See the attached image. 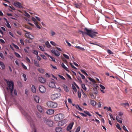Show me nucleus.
<instances>
[{
    "label": "nucleus",
    "mask_w": 132,
    "mask_h": 132,
    "mask_svg": "<svg viewBox=\"0 0 132 132\" xmlns=\"http://www.w3.org/2000/svg\"><path fill=\"white\" fill-rule=\"evenodd\" d=\"M63 125V123L62 121H60L58 123V125L59 126H61Z\"/></svg>",
    "instance_id": "c756f323"
},
{
    "label": "nucleus",
    "mask_w": 132,
    "mask_h": 132,
    "mask_svg": "<svg viewBox=\"0 0 132 132\" xmlns=\"http://www.w3.org/2000/svg\"><path fill=\"white\" fill-rule=\"evenodd\" d=\"M20 42L21 44L22 45H24V44L23 40L21 39L20 40Z\"/></svg>",
    "instance_id": "09e8293b"
},
{
    "label": "nucleus",
    "mask_w": 132,
    "mask_h": 132,
    "mask_svg": "<svg viewBox=\"0 0 132 132\" xmlns=\"http://www.w3.org/2000/svg\"><path fill=\"white\" fill-rule=\"evenodd\" d=\"M105 108H107V110L109 111H110L111 112H112V110L111 108L110 107H109V108H107L106 107H104V109H105Z\"/></svg>",
    "instance_id": "ea45409f"
},
{
    "label": "nucleus",
    "mask_w": 132,
    "mask_h": 132,
    "mask_svg": "<svg viewBox=\"0 0 132 132\" xmlns=\"http://www.w3.org/2000/svg\"><path fill=\"white\" fill-rule=\"evenodd\" d=\"M70 65L71 66V67L75 69H77V68L75 67L71 63H70Z\"/></svg>",
    "instance_id": "864d4df0"
},
{
    "label": "nucleus",
    "mask_w": 132,
    "mask_h": 132,
    "mask_svg": "<svg viewBox=\"0 0 132 132\" xmlns=\"http://www.w3.org/2000/svg\"><path fill=\"white\" fill-rule=\"evenodd\" d=\"M78 113L83 117H86L87 116L86 114H85L81 112H78Z\"/></svg>",
    "instance_id": "49530a36"
},
{
    "label": "nucleus",
    "mask_w": 132,
    "mask_h": 132,
    "mask_svg": "<svg viewBox=\"0 0 132 132\" xmlns=\"http://www.w3.org/2000/svg\"><path fill=\"white\" fill-rule=\"evenodd\" d=\"M49 86L50 87L54 88H56L55 82L53 81H50L49 82Z\"/></svg>",
    "instance_id": "9d476101"
},
{
    "label": "nucleus",
    "mask_w": 132,
    "mask_h": 132,
    "mask_svg": "<svg viewBox=\"0 0 132 132\" xmlns=\"http://www.w3.org/2000/svg\"><path fill=\"white\" fill-rule=\"evenodd\" d=\"M39 89L40 92L42 93H45L46 91L45 87L42 85H40L39 86Z\"/></svg>",
    "instance_id": "0eeeda50"
},
{
    "label": "nucleus",
    "mask_w": 132,
    "mask_h": 132,
    "mask_svg": "<svg viewBox=\"0 0 132 132\" xmlns=\"http://www.w3.org/2000/svg\"><path fill=\"white\" fill-rule=\"evenodd\" d=\"M76 47L78 48V49L81 50H84V48L81 47L79 46H76Z\"/></svg>",
    "instance_id": "338daca9"
},
{
    "label": "nucleus",
    "mask_w": 132,
    "mask_h": 132,
    "mask_svg": "<svg viewBox=\"0 0 132 132\" xmlns=\"http://www.w3.org/2000/svg\"><path fill=\"white\" fill-rule=\"evenodd\" d=\"M109 116H110V117L112 118L113 120H115V118H114L112 114L109 113Z\"/></svg>",
    "instance_id": "e2e57ef3"
},
{
    "label": "nucleus",
    "mask_w": 132,
    "mask_h": 132,
    "mask_svg": "<svg viewBox=\"0 0 132 132\" xmlns=\"http://www.w3.org/2000/svg\"><path fill=\"white\" fill-rule=\"evenodd\" d=\"M107 52L109 54H113V53L110 50H107Z\"/></svg>",
    "instance_id": "5fc2aeb1"
},
{
    "label": "nucleus",
    "mask_w": 132,
    "mask_h": 132,
    "mask_svg": "<svg viewBox=\"0 0 132 132\" xmlns=\"http://www.w3.org/2000/svg\"><path fill=\"white\" fill-rule=\"evenodd\" d=\"M28 38L31 40H33L34 39V37L33 36L30 34Z\"/></svg>",
    "instance_id": "e433bc0d"
},
{
    "label": "nucleus",
    "mask_w": 132,
    "mask_h": 132,
    "mask_svg": "<svg viewBox=\"0 0 132 132\" xmlns=\"http://www.w3.org/2000/svg\"><path fill=\"white\" fill-rule=\"evenodd\" d=\"M39 47L41 51H44V48L43 46H39Z\"/></svg>",
    "instance_id": "8fccbe9b"
},
{
    "label": "nucleus",
    "mask_w": 132,
    "mask_h": 132,
    "mask_svg": "<svg viewBox=\"0 0 132 132\" xmlns=\"http://www.w3.org/2000/svg\"><path fill=\"white\" fill-rule=\"evenodd\" d=\"M84 30L85 31H86V32H84L81 30H79V31L80 32L82 35L86 34L92 38H94L96 37L97 36V34H98L97 32L94 31L92 29H88L86 28H85Z\"/></svg>",
    "instance_id": "f03ea898"
},
{
    "label": "nucleus",
    "mask_w": 132,
    "mask_h": 132,
    "mask_svg": "<svg viewBox=\"0 0 132 132\" xmlns=\"http://www.w3.org/2000/svg\"><path fill=\"white\" fill-rule=\"evenodd\" d=\"M76 107L77 109L79 110L80 111H82V109L78 105H76Z\"/></svg>",
    "instance_id": "393cba45"
},
{
    "label": "nucleus",
    "mask_w": 132,
    "mask_h": 132,
    "mask_svg": "<svg viewBox=\"0 0 132 132\" xmlns=\"http://www.w3.org/2000/svg\"><path fill=\"white\" fill-rule=\"evenodd\" d=\"M46 123L49 126L51 127L52 126L53 122L52 121L49 120L48 119L46 120Z\"/></svg>",
    "instance_id": "f8f14e48"
},
{
    "label": "nucleus",
    "mask_w": 132,
    "mask_h": 132,
    "mask_svg": "<svg viewBox=\"0 0 132 132\" xmlns=\"http://www.w3.org/2000/svg\"><path fill=\"white\" fill-rule=\"evenodd\" d=\"M77 79L78 80V82L80 83V84L82 83V81H81V78L80 77H78L77 78Z\"/></svg>",
    "instance_id": "79ce46f5"
},
{
    "label": "nucleus",
    "mask_w": 132,
    "mask_h": 132,
    "mask_svg": "<svg viewBox=\"0 0 132 132\" xmlns=\"http://www.w3.org/2000/svg\"><path fill=\"white\" fill-rule=\"evenodd\" d=\"M45 45L48 48L50 47L51 46L50 45L49 42L48 41L46 42L45 43Z\"/></svg>",
    "instance_id": "b1692460"
},
{
    "label": "nucleus",
    "mask_w": 132,
    "mask_h": 132,
    "mask_svg": "<svg viewBox=\"0 0 132 132\" xmlns=\"http://www.w3.org/2000/svg\"><path fill=\"white\" fill-rule=\"evenodd\" d=\"M79 73L80 75L81 76V78H82V79H85V76L84 75H83L81 74L80 72Z\"/></svg>",
    "instance_id": "6e6d98bb"
},
{
    "label": "nucleus",
    "mask_w": 132,
    "mask_h": 132,
    "mask_svg": "<svg viewBox=\"0 0 132 132\" xmlns=\"http://www.w3.org/2000/svg\"><path fill=\"white\" fill-rule=\"evenodd\" d=\"M26 60L27 62L29 63H30V60L28 57H26Z\"/></svg>",
    "instance_id": "13d9d810"
},
{
    "label": "nucleus",
    "mask_w": 132,
    "mask_h": 132,
    "mask_svg": "<svg viewBox=\"0 0 132 132\" xmlns=\"http://www.w3.org/2000/svg\"><path fill=\"white\" fill-rule=\"evenodd\" d=\"M23 78H24V81H26L27 80V78H26V75L25 74L23 73Z\"/></svg>",
    "instance_id": "3c124183"
},
{
    "label": "nucleus",
    "mask_w": 132,
    "mask_h": 132,
    "mask_svg": "<svg viewBox=\"0 0 132 132\" xmlns=\"http://www.w3.org/2000/svg\"><path fill=\"white\" fill-rule=\"evenodd\" d=\"M74 124V123L73 122H71L67 127V130L69 131L71 130L72 127Z\"/></svg>",
    "instance_id": "9b49d317"
},
{
    "label": "nucleus",
    "mask_w": 132,
    "mask_h": 132,
    "mask_svg": "<svg viewBox=\"0 0 132 132\" xmlns=\"http://www.w3.org/2000/svg\"><path fill=\"white\" fill-rule=\"evenodd\" d=\"M51 35L52 36L55 35V33L52 31H51Z\"/></svg>",
    "instance_id": "4d7b16f0"
},
{
    "label": "nucleus",
    "mask_w": 132,
    "mask_h": 132,
    "mask_svg": "<svg viewBox=\"0 0 132 132\" xmlns=\"http://www.w3.org/2000/svg\"><path fill=\"white\" fill-rule=\"evenodd\" d=\"M14 53L15 54V55L16 56V57L18 58H20V55L18 53L14 52Z\"/></svg>",
    "instance_id": "2f4dec72"
},
{
    "label": "nucleus",
    "mask_w": 132,
    "mask_h": 132,
    "mask_svg": "<svg viewBox=\"0 0 132 132\" xmlns=\"http://www.w3.org/2000/svg\"><path fill=\"white\" fill-rule=\"evenodd\" d=\"M81 128V127L80 126H78L76 128L75 132H79Z\"/></svg>",
    "instance_id": "cd10ccee"
},
{
    "label": "nucleus",
    "mask_w": 132,
    "mask_h": 132,
    "mask_svg": "<svg viewBox=\"0 0 132 132\" xmlns=\"http://www.w3.org/2000/svg\"><path fill=\"white\" fill-rule=\"evenodd\" d=\"M61 96V94L60 93H56L52 95L51 97L52 100H54L56 99L60 98Z\"/></svg>",
    "instance_id": "39448f33"
},
{
    "label": "nucleus",
    "mask_w": 132,
    "mask_h": 132,
    "mask_svg": "<svg viewBox=\"0 0 132 132\" xmlns=\"http://www.w3.org/2000/svg\"><path fill=\"white\" fill-rule=\"evenodd\" d=\"M90 102L91 104L93 106H95L96 104V102L95 101L91 100H90Z\"/></svg>",
    "instance_id": "dca6fc26"
},
{
    "label": "nucleus",
    "mask_w": 132,
    "mask_h": 132,
    "mask_svg": "<svg viewBox=\"0 0 132 132\" xmlns=\"http://www.w3.org/2000/svg\"><path fill=\"white\" fill-rule=\"evenodd\" d=\"M51 52L54 54L56 56H59L60 54L59 52L55 50H51Z\"/></svg>",
    "instance_id": "6e6552de"
},
{
    "label": "nucleus",
    "mask_w": 132,
    "mask_h": 132,
    "mask_svg": "<svg viewBox=\"0 0 132 132\" xmlns=\"http://www.w3.org/2000/svg\"><path fill=\"white\" fill-rule=\"evenodd\" d=\"M48 107L52 108H55L57 107L58 104L56 102L52 101H49L47 103Z\"/></svg>",
    "instance_id": "20e7f679"
},
{
    "label": "nucleus",
    "mask_w": 132,
    "mask_h": 132,
    "mask_svg": "<svg viewBox=\"0 0 132 132\" xmlns=\"http://www.w3.org/2000/svg\"><path fill=\"white\" fill-rule=\"evenodd\" d=\"M116 127L119 130H120L121 129V128L120 127V125L118 123H117V124L116 125Z\"/></svg>",
    "instance_id": "c9c22d12"
},
{
    "label": "nucleus",
    "mask_w": 132,
    "mask_h": 132,
    "mask_svg": "<svg viewBox=\"0 0 132 132\" xmlns=\"http://www.w3.org/2000/svg\"><path fill=\"white\" fill-rule=\"evenodd\" d=\"M34 99L36 102L37 103H39V98L38 96H35L34 97Z\"/></svg>",
    "instance_id": "a211bd4d"
},
{
    "label": "nucleus",
    "mask_w": 132,
    "mask_h": 132,
    "mask_svg": "<svg viewBox=\"0 0 132 132\" xmlns=\"http://www.w3.org/2000/svg\"><path fill=\"white\" fill-rule=\"evenodd\" d=\"M58 76L61 79H62L63 80H65V78L64 77L60 75H58Z\"/></svg>",
    "instance_id": "37998d69"
},
{
    "label": "nucleus",
    "mask_w": 132,
    "mask_h": 132,
    "mask_svg": "<svg viewBox=\"0 0 132 132\" xmlns=\"http://www.w3.org/2000/svg\"><path fill=\"white\" fill-rule=\"evenodd\" d=\"M49 57L52 59V61L55 62H56L55 59L52 56H49Z\"/></svg>",
    "instance_id": "de8ad7c7"
},
{
    "label": "nucleus",
    "mask_w": 132,
    "mask_h": 132,
    "mask_svg": "<svg viewBox=\"0 0 132 132\" xmlns=\"http://www.w3.org/2000/svg\"><path fill=\"white\" fill-rule=\"evenodd\" d=\"M30 32H28L27 33H26L25 35V36H26L27 38H28L30 34Z\"/></svg>",
    "instance_id": "f704fd0d"
},
{
    "label": "nucleus",
    "mask_w": 132,
    "mask_h": 132,
    "mask_svg": "<svg viewBox=\"0 0 132 132\" xmlns=\"http://www.w3.org/2000/svg\"><path fill=\"white\" fill-rule=\"evenodd\" d=\"M84 112L87 115H88L90 117L92 116V114L90 113L89 112L87 111H84Z\"/></svg>",
    "instance_id": "4be33fe9"
},
{
    "label": "nucleus",
    "mask_w": 132,
    "mask_h": 132,
    "mask_svg": "<svg viewBox=\"0 0 132 132\" xmlns=\"http://www.w3.org/2000/svg\"><path fill=\"white\" fill-rule=\"evenodd\" d=\"M100 86L101 88L102 89H105V87L103 85H100Z\"/></svg>",
    "instance_id": "680f3d73"
},
{
    "label": "nucleus",
    "mask_w": 132,
    "mask_h": 132,
    "mask_svg": "<svg viewBox=\"0 0 132 132\" xmlns=\"http://www.w3.org/2000/svg\"><path fill=\"white\" fill-rule=\"evenodd\" d=\"M26 117L28 120V122L30 123V126L31 128L32 132H37L35 122L29 115H27Z\"/></svg>",
    "instance_id": "7ed1b4c3"
},
{
    "label": "nucleus",
    "mask_w": 132,
    "mask_h": 132,
    "mask_svg": "<svg viewBox=\"0 0 132 132\" xmlns=\"http://www.w3.org/2000/svg\"><path fill=\"white\" fill-rule=\"evenodd\" d=\"M55 131L56 132H62V129L61 127H57L56 128Z\"/></svg>",
    "instance_id": "f3484780"
},
{
    "label": "nucleus",
    "mask_w": 132,
    "mask_h": 132,
    "mask_svg": "<svg viewBox=\"0 0 132 132\" xmlns=\"http://www.w3.org/2000/svg\"><path fill=\"white\" fill-rule=\"evenodd\" d=\"M64 89V90L67 92H68L69 91V90L67 86Z\"/></svg>",
    "instance_id": "0e129e2a"
},
{
    "label": "nucleus",
    "mask_w": 132,
    "mask_h": 132,
    "mask_svg": "<svg viewBox=\"0 0 132 132\" xmlns=\"http://www.w3.org/2000/svg\"><path fill=\"white\" fill-rule=\"evenodd\" d=\"M63 56L66 59H69V56L65 54H63Z\"/></svg>",
    "instance_id": "bf43d9fd"
},
{
    "label": "nucleus",
    "mask_w": 132,
    "mask_h": 132,
    "mask_svg": "<svg viewBox=\"0 0 132 132\" xmlns=\"http://www.w3.org/2000/svg\"><path fill=\"white\" fill-rule=\"evenodd\" d=\"M63 114L61 113L55 116L54 119L56 121H58L63 118Z\"/></svg>",
    "instance_id": "423d86ee"
},
{
    "label": "nucleus",
    "mask_w": 132,
    "mask_h": 132,
    "mask_svg": "<svg viewBox=\"0 0 132 132\" xmlns=\"http://www.w3.org/2000/svg\"><path fill=\"white\" fill-rule=\"evenodd\" d=\"M37 108L38 110L40 112H43V109L41 106L39 105H37Z\"/></svg>",
    "instance_id": "2eb2a0df"
},
{
    "label": "nucleus",
    "mask_w": 132,
    "mask_h": 132,
    "mask_svg": "<svg viewBox=\"0 0 132 132\" xmlns=\"http://www.w3.org/2000/svg\"><path fill=\"white\" fill-rule=\"evenodd\" d=\"M0 65L3 69H5V66L3 62L0 61Z\"/></svg>",
    "instance_id": "6ab92c4d"
},
{
    "label": "nucleus",
    "mask_w": 132,
    "mask_h": 132,
    "mask_svg": "<svg viewBox=\"0 0 132 132\" xmlns=\"http://www.w3.org/2000/svg\"><path fill=\"white\" fill-rule=\"evenodd\" d=\"M122 128H123V129L125 131H126L127 132H128V131L127 130L126 127H125V126L123 125V126Z\"/></svg>",
    "instance_id": "69168bd1"
},
{
    "label": "nucleus",
    "mask_w": 132,
    "mask_h": 132,
    "mask_svg": "<svg viewBox=\"0 0 132 132\" xmlns=\"http://www.w3.org/2000/svg\"><path fill=\"white\" fill-rule=\"evenodd\" d=\"M89 79L90 81H92V82L94 83L96 82V81H95V80L92 78H89Z\"/></svg>",
    "instance_id": "c03bdc74"
},
{
    "label": "nucleus",
    "mask_w": 132,
    "mask_h": 132,
    "mask_svg": "<svg viewBox=\"0 0 132 132\" xmlns=\"http://www.w3.org/2000/svg\"><path fill=\"white\" fill-rule=\"evenodd\" d=\"M13 94L15 95H17V92L16 90L15 89H13Z\"/></svg>",
    "instance_id": "603ef678"
},
{
    "label": "nucleus",
    "mask_w": 132,
    "mask_h": 132,
    "mask_svg": "<svg viewBox=\"0 0 132 132\" xmlns=\"http://www.w3.org/2000/svg\"><path fill=\"white\" fill-rule=\"evenodd\" d=\"M38 79L40 82L43 83H44L46 81L45 79L42 77H39Z\"/></svg>",
    "instance_id": "4468645a"
},
{
    "label": "nucleus",
    "mask_w": 132,
    "mask_h": 132,
    "mask_svg": "<svg viewBox=\"0 0 132 132\" xmlns=\"http://www.w3.org/2000/svg\"><path fill=\"white\" fill-rule=\"evenodd\" d=\"M13 4L15 6L19 8L22 7L21 4L19 2H14L13 3Z\"/></svg>",
    "instance_id": "1a4fd4ad"
},
{
    "label": "nucleus",
    "mask_w": 132,
    "mask_h": 132,
    "mask_svg": "<svg viewBox=\"0 0 132 132\" xmlns=\"http://www.w3.org/2000/svg\"><path fill=\"white\" fill-rule=\"evenodd\" d=\"M78 96L79 98H80L81 97V93L80 91H78Z\"/></svg>",
    "instance_id": "a18cd8bd"
},
{
    "label": "nucleus",
    "mask_w": 132,
    "mask_h": 132,
    "mask_svg": "<svg viewBox=\"0 0 132 132\" xmlns=\"http://www.w3.org/2000/svg\"><path fill=\"white\" fill-rule=\"evenodd\" d=\"M35 65L37 67H39V62L38 61H36L34 60Z\"/></svg>",
    "instance_id": "412c9836"
},
{
    "label": "nucleus",
    "mask_w": 132,
    "mask_h": 132,
    "mask_svg": "<svg viewBox=\"0 0 132 132\" xmlns=\"http://www.w3.org/2000/svg\"><path fill=\"white\" fill-rule=\"evenodd\" d=\"M35 25L39 29H40L41 28L38 25V22H35Z\"/></svg>",
    "instance_id": "a19ab883"
},
{
    "label": "nucleus",
    "mask_w": 132,
    "mask_h": 132,
    "mask_svg": "<svg viewBox=\"0 0 132 132\" xmlns=\"http://www.w3.org/2000/svg\"><path fill=\"white\" fill-rule=\"evenodd\" d=\"M21 66L25 70H27V67L25 65L23 64V63H21Z\"/></svg>",
    "instance_id": "473e14b6"
},
{
    "label": "nucleus",
    "mask_w": 132,
    "mask_h": 132,
    "mask_svg": "<svg viewBox=\"0 0 132 132\" xmlns=\"http://www.w3.org/2000/svg\"><path fill=\"white\" fill-rule=\"evenodd\" d=\"M54 110L52 109H49L47 110L46 111V113L48 114H52L54 112Z\"/></svg>",
    "instance_id": "ddd939ff"
},
{
    "label": "nucleus",
    "mask_w": 132,
    "mask_h": 132,
    "mask_svg": "<svg viewBox=\"0 0 132 132\" xmlns=\"http://www.w3.org/2000/svg\"><path fill=\"white\" fill-rule=\"evenodd\" d=\"M81 86L82 88L85 90H86V88L85 85L84 84H82L81 85Z\"/></svg>",
    "instance_id": "4c0bfd02"
},
{
    "label": "nucleus",
    "mask_w": 132,
    "mask_h": 132,
    "mask_svg": "<svg viewBox=\"0 0 132 132\" xmlns=\"http://www.w3.org/2000/svg\"><path fill=\"white\" fill-rule=\"evenodd\" d=\"M31 90L32 92L35 93L36 92V88L35 86L34 85H32L31 87Z\"/></svg>",
    "instance_id": "aec40b11"
},
{
    "label": "nucleus",
    "mask_w": 132,
    "mask_h": 132,
    "mask_svg": "<svg viewBox=\"0 0 132 132\" xmlns=\"http://www.w3.org/2000/svg\"><path fill=\"white\" fill-rule=\"evenodd\" d=\"M38 70L41 73H43L44 71V69L40 68L38 69Z\"/></svg>",
    "instance_id": "c85d7f7f"
},
{
    "label": "nucleus",
    "mask_w": 132,
    "mask_h": 132,
    "mask_svg": "<svg viewBox=\"0 0 132 132\" xmlns=\"http://www.w3.org/2000/svg\"><path fill=\"white\" fill-rule=\"evenodd\" d=\"M50 43L53 46H55L56 45L55 43L53 41H51Z\"/></svg>",
    "instance_id": "774afa93"
},
{
    "label": "nucleus",
    "mask_w": 132,
    "mask_h": 132,
    "mask_svg": "<svg viewBox=\"0 0 132 132\" xmlns=\"http://www.w3.org/2000/svg\"><path fill=\"white\" fill-rule=\"evenodd\" d=\"M24 15L25 16L28 18H29L30 17V15H29V14L26 12H24Z\"/></svg>",
    "instance_id": "72a5a7b5"
},
{
    "label": "nucleus",
    "mask_w": 132,
    "mask_h": 132,
    "mask_svg": "<svg viewBox=\"0 0 132 132\" xmlns=\"http://www.w3.org/2000/svg\"><path fill=\"white\" fill-rule=\"evenodd\" d=\"M4 80L7 84L6 89L9 92L10 95L12 96H13V92L14 89V84L12 81H9V80L4 79Z\"/></svg>",
    "instance_id": "f257e3e1"
},
{
    "label": "nucleus",
    "mask_w": 132,
    "mask_h": 132,
    "mask_svg": "<svg viewBox=\"0 0 132 132\" xmlns=\"http://www.w3.org/2000/svg\"><path fill=\"white\" fill-rule=\"evenodd\" d=\"M32 53L34 54H35V55H37L38 54V52L37 51L35 50H33V51Z\"/></svg>",
    "instance_id": "58836bf2"
},
{
    "label": "nucleus",
    "mask_w": 132,
    "mask_h": 132,
    "mask_svg": "<svg viewBox=\"0 0 132 132\" xmlns=\"http://www.w3.org/2000/svg\"><path fill=\"white\" fill-rule=\"evenodd\" d=\"M93 86L94 87L93 89H97L98 87V85L97 84L94 83L93 84Z\"/></svg>",
    "instance_id": "a878e982"
},
{
    "label": "nucleus",
    "mask_w": 132,
    "mask_h": 132,
    "mask_svg": "<svg viewBox=\"0 0 132 132\" xmlns=\"http://www.w3.org/2000/svg\"><path fill=\"white\" fill-rule=\"evenodd\" d=\"M32 20L35 22H37L36 19L34 17H32L31 18Z\"/></svg>",
    "instance_id": "052dcab7"
},
{
    "label": "nucleus",
    "mask_w": 132,
    "mask_h": 132,
    "mask_svg": "<svg viewBox=\"0 0 132 132\" xmlns=\"http://www.w3.org/2000/svg\"><path fill=\"white\" fill-rule=\"evenodd\" d=\"M72 86L73 89V90L75 92H76L77 91V90L76 87L73 84H72Z\"/></svg>",
    "instance_id": "bb28decb"
},
{
    "label": "nucleus",
    "mask_w": 132,
    "mask_h": 132,
    "mask_svg": "<svg viewBox=\"0 0 132 132\" xmlns=\"http://www.w3.org/2000/svg\"><path fill=\"white\" fill-rule=\"evenodd\" d=\"M62 67L65 70L67 71H68V68L66 67L63 63H62Z\"/></svg>",
    "instance_id": "5701e85b"
},
{
    "label": "nucleus",
    "mask_w": 132,
    "mask_h": 132,
    "mask_svg": "<svg viewBox=\"0 0 132 132\" xmlns=\"http://www.w3.org/2000/svg\"><path fill=\"white\" fill-rule=\"evenodd\" d=\"M6 25L7 27L9 28H11V26L8 21H6Z\"/></svg>",
    "instance_id": "7c9ffc66"
}]
</instances>
